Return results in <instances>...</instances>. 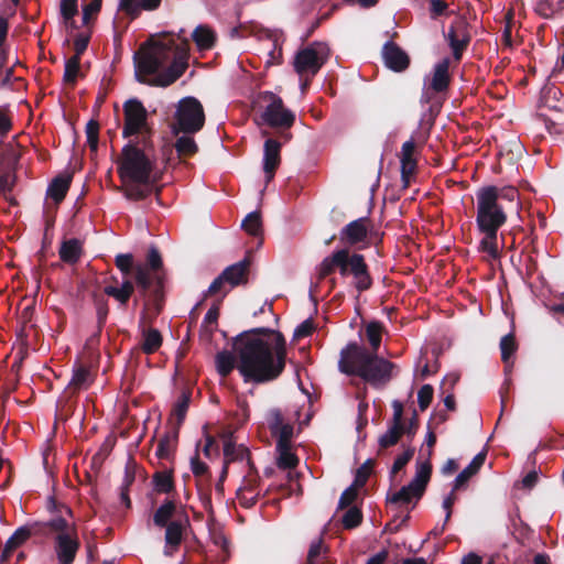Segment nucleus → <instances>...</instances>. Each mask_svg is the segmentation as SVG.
Returning <instances> with one entry per match:
<instances>
[{"instance_id":"79ce46f5","label":"nucleus","mask_w":564,"mask_h":564,"mask_svg":"<svg viewBox=\"0 0 564 564\" xmlns=\"http://www.w3.org/2000/svg\"><path fill=\"white\" fill-rule=\"evenodd\" d=\"M382 332V323L378 321H372L368 323V325L366 326V337L370 345V349H368L369 351L378 352L381 345Z\"/></svg>"},{"instance_id":"c9c22d12","label":"nucleus","mask_w":564,"mask_h":564,"mask_svg":"<svg viewBox=\"0 0 564 564\" xmlns=\"http://www.w3.org/2000/svg\"><path fill=\"white\" fill-rule=\"evenodd\" d=\"M15 171L17 170L0 167V194L11 205H17V200L11 196L17 180Z\"/></svg>"},{"instance_id":"473e14b6","label":"nucleus","mask_w":564,"mask_h":564,"mask_svg":"<svg viewBox=\"0 0 564 564\" xmlns=\"http://www.w3.org/2000/svg\"><path fill=\"white\" fill-rule=\"evenodd\" d=\"M224 456L226 465H229L231 462L236 460H248V465L250 466V470H254V466L250 459V452L247 447L239 445L236 446L230 437H228L224 442Z\"/></svg>"},{"instance_id":"f3484780","label":"nucleus","mask_w":564,"mask_h":564,"mask_svg":"<svg viewBox=\"0 0 564 564\" xmlns=\"http://www.w3.org/2000/svg\"><path fill=\"white\" fill-rule=\"evenodd\" d=\"M393 416L388 431L379 437L381 448H388L395 445L404 434V424L402 422L403 404L395 400L392 402Z\"/></svg>"},{"instance_id":"c756f323","label":"nucleus","mask_w":564,"mask_h":564,"mask_svg":"<svg viewBox=\"0 0 564 564\" xmlns=\"http://www.w3.org/2000/svg\"><path fill=\"white\" fill-rule=\"evenodd\" d=\"M432 464L427 458L425 462L416 464V470L414 478L410 481V485L416 489V500L421 499L425 492L426 486L431 479Z\"/></svg>"},{"instance_id":"58836bf2","label":"nucleus","mask_w":564,"mask_h":564,"mask_svg":"<svg viewBox=\"0 0 564 564\" xmlns=\"http://www.w3.org/2000/svg\"><path fill=\"white\" fill-rule=\"evenodd\" d=\"M93 302L96 308V315H97V333L96 337H98L101 334V330L106 324L109 307H108V301L105 299V296L100 293L94 292L93 295Z\"/></svg>"},{"instance_id":"a18cd8bd","label":"nucleus","mask_w":564,"mask_h":564,"mask_svg":"<svg viewBox=\"0 0 564 564\" xmlns=\"http://www.w3.org/2000/svg\"><path fill=\"white\" fill-rule=\"evenodd\" d=\"M80 75V61L77 56H72L65 62L63 80L66 85L74 87Z\"/></svg>"},{"instance_id":"a878e982","label":"nucleus","mask_w":564,"mask_h":564,"mask_svg":"<svg viewBox=\"0 0 564 564\" xmlns=\"http://www.w3.org/2000/svg\"><path fill=\"white\" fill-rule=\"evenodd\" d=\"M162 0H119L118 11L123 12L130 20H135L141 12L156 10Z\"/></svg>"},{"instance_id":"9d476101","label":"nucleus","mask_w":564,"mask_h":564,"mask_svg":"<svg viewBox=\"0 0 564 564\" xmlns=\"http://www.w3.org/2000/svg\"><path fill=\"white\" fill-rule=\"evenodd\" d=\"M122 110V137L124 139L131 137H142L143 139L152 138L153 129L148 121L149 112L139 99H128L124 101Z\"/></svg>"},{"instance_id":"774afa93","label":"nucleus","mask_w":564,"mask_h":564,"mask_svg":"<svg viewBox=\"0 0 564 564\" xmlns=\"http://www.w3.org/2000/svg\"><path fill=\"white\" fill-rule=\"evenodd\" d=\"M315 329V325L312 318H307L302 322L294 330L293 338L301 339L312 335Z\"/></svg>"},{"instance_id":"bf43d9fd","label":"nucleus","mask_w":564,"mask_h":564,"mask_svg":"<svg viewBox=\"0 0 564 564\" xmlns=\"http://www.w3.org/2000/svg\"><path fill=\"white\" fill-rule=\"evenodd\" d=\"M359 487H354V484H351L348 488H346L343 494L340 495L339 501H338V509L343 510L346 508H349L358 496Z\"/></svg>"},{"instance_id":"ea45409f","label":"nucleus","mask_w":564,"mask_h":564,"mask_svg":"<svg viewBox=\"0 0 564 564\" xmlns=\"http://www.w3.org/2000/svg\"><path fill=\"white\" fill-rule=\"evenodd\" d=\"M153 485L158 494H170L175 489L173 471H156L153 475Z\"/></svg>"},{"instance_id":"dca6fc26","label":"nucleus","mask_w":564,"mask_h":564,"mask_svg":"<svg viewBox=\"0 0 564 564\" xmlns=\"http://www.w3.org/2000/svg\"><path fill=\"white\" fill-rule=\"evenodd\" d=\"M417 144L419 143H403L399 154L403 188L409 187L412 176L415 175L417 171V158L420 154Z\"/></svg>"},{"instance_id":"aec40b11","label":"nucleus","mask_w":564,"mask_h":564,"mask_svg":"<svg viewBox=\"0 0 564 564\" xmlns=\"http://www.w3.org/2000/svg\"><path fill=\"white\" fill-rule=\"evenodd\" d=\"M161 162L170 165L180 162L185 158L193 156L197 153V143H162L160 147Z\"/></svg>"},{"instance_id":"e2e57ef3","label":"nucleus","mask_w":564,"mask_h":564,"mask_svg":"<svg viewBox=\"0 0 564 564\" xmlns=\"http://www.w3.org/2000/svg\"><path fill=\"white\" fill-rule=\"evenodd\" d=\"M278 442L276 447L291 446V440L293 437V425L285 423L276 430Z\"/></svg>"},{"instance_id":"37998d69","label":"nucleus","mask_w":564,"mask_h":564,"mask_svg":"<svg viewBox=\"0 0 564 564\" xmlns=\"http://www.w3.org/2000/svg\"><path fill=\"white\" fill-rule=\"evenodd\" d=\"M518 345L516 343V338L513 334L505 335L500 340V350H501V360L506 366V371H509L512 367V362H510L511 356L516 352Z\"/></svg>"},{"instance_id":"20e7f679","label":"nucleus","mask_w":564,"mask_h":564,"mask_svg":"<svg viewBox=\"0 0 564 564\" xmlns=\"http://www.w3.org/2000/svg\"><path fill=\"white\" fill-rule=\"evenodd\" d=\"M395 364L381 357L376 351H369L356 341L348 343L341 350L338 369L347 376H357L371 387H384L393 377Z\"/></svg>"},{"instance_id":"e433bc0d","label":"nucleus","mask_w":564,"mask_h":564,"mask_svg":"<svg viewBox=\"0 0 564 564\" xmlns=\"http://www.w3.org/2000/svg\"><path fill=\"white\" fill-rule=\"evenodd\" d=\"M142 337L141 349L147 355L154 354L162 346L163 338L156 328H143Z\"/></svg>"},{"instance_id":"5fc2aeb1","label":"nucleus","mask_w":564,"mask_h":564,"mask_svg":"<svg viewBox=\"0 0 564 564\" xmlns=\"http://www.w3.org/2000/svg\"><path fill=\"white\" fill-rule=\"evenodd\" d=\"M375 462L372 459H367L357 470L354 478V487L362 488L372 471Z\"/></svg>"},{"instance_id":"de8ad7c7","label":"nucleus","mask_w":564,"mask_h":564,"mask_svg":"<svg viewBox=\"0 0 564 564\" xmlns=\"http://www.w3.org/2000/svg\"><path fill=\"white\" fill-rule=\"evenodd\" d=\"M242 229L251 236H260L262 234V220L260 212L249 213L241 223Z\"/></svg>"},{"instance_id":"4be33fe9","label":"nucleus","mask_w":564,"mask_h":564,"mask_svg":"<svg viewBox=\"0 0 564 564\" xmlns=\"http://www.w3.org/2000/svg\"><path fill=\"white\" fill-rule=\"evenodd\" d=\"M259 477L257 470H251L248 476L243 478L242 485L237 489L236 497L242 508H252L259 498Z\"/></svg>"},{"instance_id":"f257e3e1","label":"nucleus","mask_w":564,"mask_h":564,"mask_svg":"<svg viewBox=\"0 0 564 564\" xmlns=\"http://www.w3.org/2000/svg\"><path fill=\"white\" fill-rule=\"evenodd\" d=\"M237 369L245 382L267 383L285 368L286 343L282 333L267 327L243 330L234 338Z\"/></svg>"},{"instance_id":"cd10ccee","label":"nucleus","mask_w":564,"mask_h":564,"mask_svg":"<svg viewBox=\"0 0 564 564\" xmlns=\"http://www.w3.org/2000/svg\"><path fill=\"white\" fill-rule=\"evenodd\" d=\"M135 280L124 279L120 286L107 285L104 293L113 297L121 307H126L135 291Z\"/></svg>"},{"instance_id":"4c0bfd02","label":"nucleus","mask_w":564,"mask_h":564,"mask_svg":"<svg viewBox=\"0 0 564 564\" xmlns=\"http://www.w3.org/2000/svg\"><path fill=\"white\" fill-rule=\"evenodd\" d=\"M192 37L199 50H209L216 42L214 31L206 25H198L193 31Z\"/></svg>"},{"instance_id":"69168bd1","label":"nucleus","mask_w":564,"mask_h":564,"mask_svg":"<svg viewBox=\"0 0 564 564\" xmlns=\"http://www.w3.org/2000/svg\"><path fill=\"white\" fill-rule=\"evenodd\" d=\"M141 184L129 185L124 188V197L130 200H142L148 197L149 191L140 186Z\"/></svg>"},{"instance_id":"2f4dec72","label":"nucleus","mask_w":564,"mask_h":564,"mask_svg":"<svg viewBox=\"0 0 564 564\" xmlns=\"http://www.w3.org/2000/svg\"><path fill=\"white\" fill-rule=\"evenodd\" d=\"M487 453L482 451L478 453L467 467H465L454 480V490L460 489L473 476H475L484 465Z\"/></svg>"},{"instance_id":"72a5a7b5","label":"nucleus","mask_w":564,"mask_h":564,"mask_svg":"<svg viewBox=\"0 0 564 564\" xmlns=\"http://www.w3.org/2000/svg\"><path fill=\"white\" fill-rule=\"evenodd\" d=\"M177 507H176V502L174 500H171V499H165L163 501V503L155 510L154 514H153V523L154 525L159 527V528H163L167 524H170V522L173 519L174 516H180L177 513Z\"/></svg>"},{"instance_id":"09e8293b","label":"nucleus","mask_w":564,"mask_h":564,"mask_svg":"<svg viewBox=\"0 0 564 564\" xmlns=\"http://www.w3.org/2000/svg\"><path fill=\"white\" fill-rule=\"evenodd\" d=\"M276 449L279 452L276 465L280 469H292L297 466L299 458L291 452V446L276 447Z\"/></svg>"},{"instance_id":"13d9d810","label":"nucleus","mask_w":564,"mask_h":564,"mask_svg":"<svg viewBox=\"0 0 564 564\" xmlns=\"http://www.w3.org/2000/svg\"><path fill=\"white\" fill-rule=\"evenodd\" d=\"M561 10L562 9L557 8L552 0H540L535 7V12L544 19L554 18Z\"/></svg>"},{"instance_id":"5701e85b","label":"nucleus","mask_w":564,"mask_h":564,"mask_svg":"<svg viewBox=\"0 0 564 564\" xmlns=\"http://www.w3.org/2000/svg\"><path fill=\"white\" fill-rule=\"evenodd\" d=\"M283 143H264L262 169L265 184H269L275 176L281 165V150Z\"/></svg>"},{"instance_id":"052dcab7","label":"nucleus","mask_w":564,"mask_h":564,"mask_svg":"<svg viewBox=\"0 0 564 564\" xmlns=\"http://www.w3.org/2000/svg\"><path fill=\"white\" fill-rule=\"evenodd\" d=\"M434 389L431 384H424L417 392V403L421 411H425L433 400Z\"/></svg>"},{"instance_id":"6e6552de","label":"nucleus","mask_w":564,"mask_h":564,"mask_svg":"<svg viewBox=\"0 0 564 564\" xmlns=\"http://www.w3.org/2000/svg\"><path fill=\"white\" fill-rule=\"evenodd\" d=\"M205 123L202 104L195 97H185L178 101L174 120L171 124L176 141H194L191 135L198 132Z\"/></svg>"},{"instance_id":"6ab92c4d","label":"nucleus","mask_w":564,"mask_h":564,"mask_svg":"<svg viewBox=\"0 0 564 564\" xmlns=\"http://www.w3.org/2000/svg\"><path fill=\"white\" fill-rule=\"evenodd\" d=\"M384 65L397 73L404 72L410 65V57L398 44L388 41L382 46Z\"/></svg>"},{"instance_id":"1a4fd4ad","label":"nucleus","mask_w":564,"mask_h":564,"mask_svg":"<svg viewBox=\"0 0 564 564\" xmlns=\"http://www.w3.org/2000/svg\"><path fill=\"white\" fill-rule=\"evenodd\" d=\"M257 106L262 109L260 115L262 122L280 132L290 129L295 122V115L285 108L281 97L271 91L260 93Z\"/></svg>"},{"instance_id":"4468645a","label":"nucleus","mask_w":564,"mask_h":564,"mask_svg":"<svg viewBox=\"0 0 564 564\" xmlns=\"http://www.w3.org/2000/svg\"><path fill=\"white\" fill-rule=\"evenodd\" d=\"M449 47L452 48L454 58L459 61L463 56L464 51L467 48L470 42V34L468 32L467 21L459 17L452 22L448 33L446 35Z\"/></svg>"},{"instance_id":"864d4df0","label":"nucleus","mask_w":564,"mask_h":564,"mask_svg":"<svg viewBox=\"0 0 564 564\" xmlns=\"http://www.w3.org/2000/svg\"><path fill=\"white\" fill-rule=\"evenodd\" d=\"M484 238L480 240V247L479 249L484 252H487L492 258H496L498 256V249H497V234L496 231H489V230H479Z\"/></svg>"},{"instance_id":"680f3d73","label":"nucleus","mask_w":564,"mask_h":564,"mask_svg":"<svg viewBox=\"0 0 564 564\" xmlns=\"http://www.w3.org/2000/svg\"><path fill=\"white\" fill-rule=\"evenodd\" d=\"M191 469L193 475L196 478H210L212 475L209 473L208 466L199 459L198 453L196 452L195 456L191 459Z\"/></svg>"},{"instance_id":"603ef678","label":"nucleus","mask_w":564,"mask_h":564,"mask_svg":"<svg viewBox=\"0 0 564 564\" xmlns=\"http://www.w3.org/2000/svg\"><path fill=\"white\" fill-rule=\"evenodd\" d=\"M364 516L360 508L354 506L349 507L341 518L344 529L351 530L359 527L362 522Z\"/></svg>"},{"instance_id":"0eeeda50","label":"nucleus","mask_w":564,"mask_h":564,"mask_svg":"<svg viewBox=\"0 0 564 564\" xmlns=\"http://www.w3.org/2000/svg\"><path fill=\"white\" fill-rule=\"evenodd\" d=\"M476 224L479 230L496 231L507 223V213L501 202H498L497 186L480 187L477 193Z\"/></svg>"},{"instance_id":"7c9ffc66","label":"nucleus","mask_w":564,"mask_h":564,"mask_svg":"<svg viewBox=\"0 0 564 564\" xmlns=\"http://www.w3.org/2000/svg\"><path fill=\"white\" fill-rule=\"evenodd\" d=\"M21 143H0V167L17 170L22 154Z\"/></svg>"},{"instance_id":"a19ab883","label":"nucleus","mask_w":564,"mask_h":564,"mask_svg":"<svg viewBox=\"0 0 564 564\" xmlns=\"http://www.w3.org/2000/svg\"><path fill=\"white\" fill-rule=\"evenodd\" d=\"M192 392L189 390H184L181 393V397L178 398L177 402L174 404L172 410V415L176 417V427L177 431L180 430L181 425L183 424L187 410L189 408Z\"/></svg>"},{"instance_id":"f8f14e48","label":"nucleus","mask_w":564,"mask_h":564,"mask_svg":"<svg viewBox=\"0 0 564 564\" xmlns=\"http://www.w3.org/2000/svg\"><path fill=\"white\" fill-rule=\"evenodd\" d=\"M93 381L90 369L86 365L76 362L73 367L72 379L57 400V409L65 416L70 415L76 406L78 393L82 390H87Z\"/></svg>"},{"instance_id":"338daca9","label":"nucleus","mask_w":564,"mask_h":564,"mask_svg":"<svg viewBox=\"0 0 564 564\" xmlns=\"http://www.w3.org/2000/svg\"><path fill=\"white\" fill-rule=\"evenodd\" d=\"M282 412L279 409H273L268 415V425L272 435H276V430L284 425Z\"/></svg>"},{"instance_id":"9b49d317","label":"nucleus","mask_w":564,"mask_h":564,"mask_svg":"<svg viewBox=\"0 0 564 564\" xmlns=\"http://www.w3.org/2000/svg\"><path fill=\"white\" fill-rule=\"evenodd\" d=\"M330 50L323 42H313L299 50L294 56L293 67L300 77H314L328 61Z\"/></svg>"},{"instance_id":"f704fd0d","label":"nucleus","mask_w":564,"mask_h":564,"mask_svg":"<svg viewBox=\"0 0 564 564\" xmlns=\"http://www.w3.org/2000/svg\"><path fill=\"white\" fill-rule=\"evenodd\" d=\"M178 438V431L174 429L173 432L165 433L159 441L155 455L160 459H169L175 451Z\"/></svg>"},{"instance_id":"ddd939ff","label":"nucleus","mask_w":564,"mask_h":564,"mask_svg":"<svg viewBox=\"0 0 564 564\" xmlns=\"http://www.w3.org/2000/svg\"><path fill=\"white\" fill-rule=\"evenodd\" d=\"M449 64L451 61L446 57L434 66L432 78L424 85V91L421 97L423 102L430 104L432 94H442L447 91L451 84V76L448 72Z\"/></svg>"},{"instance_id":"0e129e2a","label":"nucleus","mask_w":564,"mask_h":564,"mask_svg":"<svg viewBox=\"0 0 564 564\" xmlns=\"http://www.w3.org/2000/svg\"><path fill=\"white\" fill-rule=\"evenodd\" d=\"M102 0H93L83 8V24L88 25L101 10Z\"/></svg>"},{"instance_id":"b1692460","label":"nucleus","mask_w":564,"mask_h":564,"mask_svg":"<svg viewBox=\"0 0 564 564\" xmlns=\"http://www.w3.org/2000/svg\"><path fill=\"white\" fill-rule=\"evenodd\" d=\"M189 525L188 516L183 512L182 516L176 517L165 525V543L167 546L177 549L182 541L185 529Z\"/></svg>"},{"instance_id":"f03ea898","label":"nucleus","mask_w":564,"mask_h":564,"mask_svg":"<svg viewBox=\"0 0 564 564\" xmlns=\"http://www.w3.org/2000/svg\"><path fill=\"white\" fill-rule=\"evenodd\" d=\"M184 31L181 30L180 33ZM181 39V34H178ZM188 40L182 37V45L177 47L175 57L171 65L159 73V70L171 59L172 46L156 42L149 47H141L134 55L135 78L141 84L156 87H166L175 83L186 70L188 63Z\"/></svg>"},{"instance_id":"8fccbe9b","label":"nucleus","mask_w":564,"mask_h":564,"mask_svg":"<svg viewBox=\"0 0 564 564\" xmlns=\"http://www.w3.org/2000/svg\"><path fill=\"white\" fill-rule=\"evenodd\" d=\"M438 109L440 106H435L434 104L430 106V118L421 120L419 130L411 135L409 141H423L430 138V130L433 126L432 116L434 115V112H437Z\"/></svg>"},{"instance_id":"3c124183","label":"nucleus","mask_w":564,"mask_h":564,"mask_svg":"<svg viewBox=\"0 0 564 564\" xmlns=\"http://www.w3.org/2000/svg\"><path fill=\"white\" fill-rule=\"evenodd\" d=\"M412 498L416 499V489L409 484L403 486L400 490L388 495L387 501L393 505H403L411 502Z\"/></svg>"},{"instance_id":"6e6d98bb","label":"nucleus","mask_w":564,"mask_h":564,"mask_svg":"<svg viewBox=\"0 0 564 564\" xmlns=\"http://www.w3.org/2000/svg\"><path fill=\"white\" fill-rule=\"evenodd\" d=\"M414 452L415 449L413 447H408L402 454L397 456L390 470L391 478H393L408 465V463L412 459Z\"/></svg>"},{"instance_id":"412c9836","label":"nucleus","mask_w":564,"mask_h":564,"mask_svg":"<svg viewBox=\"0 0 564 564\" xmlns=\"http://www.w3.org/2000/svg\"><path fill=\"white\" fill-rule=\"evenodd\" d=\"M370 220L368 217H360L350 221L341 228L339 239L341 242L349 246H356L364 242L368 237V225Z\"/></svg>"},{"instance_id":"bb28decb","label":"nucleus","mask_w":564,"mask_h":564,"mask_svg":"<svg viewBox=\"0 0 564 564\" xmlns=\"http://www.w3.org/2000/svg\"><path fill=\"white\" fill-rule=\"evenodd\" d=\"M72 180L73 174L68 172L55 176L47 187V196L51 197L56 204L63 202L70 187Z\"/></svg>"},{"instance_id":"7ed1b4c3","label":"nucleus","mask_w":564,"mask_h":564,"mask_svg":"<svg viewBox=\"0 0 564 564\" xmlns=\"http://www.w3.org/2000/svg\"><path fill=\"white\" fill-rule=\"evenodd\" d=\"M166 272L159 249L150 247L147 254V264H135L134 280L140 296L144 299L140 325L152 323L165 305Z\"/></svg>"},{"instance_id":"4d7b16f0","label":"nucleus","mask_w":564,"mask_h":564,"mask_svg":"<svg viewBox=\"0 0 564 564\" xmlns=\"http://www.w3.org/2000/svg\"><path fill=\"white\" fill-rule=\"evenodd\" d=\"M116 267L127 278L131 272L134 273L133 256L131 253H119L115 259Z\"/></svg>"},{"instance_id":"49530a36","label":"nucleus","mask_w":564,"mask_h":564,"mask_svg":"<svg viewBox=\"0 0 564 564\" xmlns=\"http://www.w3.org/2000/svg\"><path fill=\"white\" fill-rule=\"evenodd\" d=\"M42 530L44 528H50L52 531L56 532L57 534H74L76 531V528L74 524H69L68 521L62 516H57L53 519H51L47 522H41Z\"/></svg>"},{"instance_id":"c03bdc74","label":"nucleus","mask_w":564,"mask_h":564,"mask_svg":"<svg viewBox=\"0 0 564 564\" xmlns=\"http://www.w3.org/2000/svg\"><path fill=\"white\" fill-rule=\"evenodd\" d=\"M236 366L235 356L227 350L219 351L216 355V368L221 377H227L231 373Z\"/></svg>"},{"instance_id":"39448f33","label":"nucleus","mask_w":564,"mask_h":564,"mask_svg":"<svg viewBox=\"0 0 564 564\" xmlns=\"http://www.w3.org/2000/svg\"><path fill=\"white\" fill-rule=\"evenodd\" d=\"M336 270L340 276H351V284L358 293L369 291L373 286V278L364 254L352 252L348 248L337 249L325 257L317 268L318 280H324Z\"/></svg>"},{"instance_id":"a211bd4d","label":"nucleus","mask_w":564,"mask_h":564,"mask_svg":"<svg viewBox=\"0 0 564 564\" xmlns=\"http://www.w3.org/2000/svg\"><path fill=\"white\" fill-rule=\"evenodd\" d=\"M79 546L77 532H74V534H57L54 549L59 564H73Z\"/></svg>"},{"instance_id":"c85d7f7f","label":"nucleus","mask_w":564,"mask_h":564,"mask_svg":"<svg viewBox=\"0 0 564 564\" xmlns=\"http://www.w3.org/2000/svg\"><path fill=\"white\" fill-rule=\"evenodd\" d=\"M83 253V243L77 238L64 240L58 250L61 260L70 265L78 263Z\"/></svg>"},{"instance_id":"393cba45","label":"nucleus","mask_w":564,"mask_h":564,"mask_svg":"<svg viewBox=\"0 0 564 564\" xmlns=\"http://www.w3.org/2000/svg\"><path fill=\"white\" fill-rule=\"evenodd\" d=\"M251 261L249 257H245L242 260L227 267L223 271V278L226 279L227 283L231 286H238L248 282V274Z\"/></svg>"},{"instance_id":"2eb2a0df","label":"nucleus","mask_w":564,"mask_h":564,"mask_svg":"<svg viewBox=\"0 0 564 564\" xmlns=\"http://www.w3.org/2000/svg\"><path fill=\"white\" fill-rule=\"evenodd\" d=\"M42 532V524L41 522H33L26 525H22L18 528L13 534L7 540L0 562L2 564H6L9 562L12 553L23 545L32 535L39 534Z\"/></svg>"},{"instance_id":"423d86ee","label":"nucleus","mask_w":564,"mask_h":564,"mask_svg":"<svg viewBox=\"0 0 564 564\" xmlns=\"http://www.w3.org/2000/svg\"><path fill=\"white\" fill-rule=\"evenodd\" d=\"M138 144L126 143L123 147L118 166L119 175L122 180L138 184H155L161 178L155 172L161 153L156 154L153 143H143L142 149Z\"/></svg>"}]
</instances>
